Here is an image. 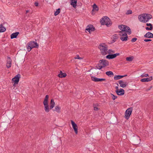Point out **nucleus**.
<instances>
[{
  "mask_svg": "<svg viewBox=\"0 0 153 153\" xmlns=\"http://www.w3.org/2000/svg\"><path fill=\"white\" fill-rule=\"evenodd\" d=\"M100 22L101 25H105L108 27L110 26L112 24L111 21L107 16L102 17L100 20Z\"/></svg>",
  "mask_w": 153,
  "mask_h": 153,
  "instance_id": "1",
  "label": "nucleus"
},
{
  "mask_svg": "<svg viewBox=\"0 0 153 153\" xmlns=\"http://www.w3.org/2000/svg\"><path fill=\"white\" fill-rule=\"evenodd\" d=\"M101 53L103 55H105L107 54L108 46L104 43L100 44L99 47Z\"/></svg>",
  "mask_w": 153,
  "mask_h": 153,
  "instance_id": "2",
  "label": "nucleus"
},
{
  "mask_svg": "<svg viewBox=\"0 0 153 153\" xmlns=\"http://www.w3.org/2000/svg\"><path fill=\"white\" fill-rule=\"evenodd\" d=\"M119 28L123 31L127 32L128 33L130 34L131 33L130 29L128 26L123 25H121L119 26Z\"/></svg>",
  "mask_w": 153,
  "mask_h": 153,
  "instance_id": "3",
  "label": "nucleus"
},
{
  "mask_svg": "<svg viewBox=\"0 0 153 153\" xmlns=\"http://www.w3.org/2000/svg\"><path fill=\"white\" fill-rule=\"evenodd\" d=\"M119 35L120 36V39L122 41H126L127 40V35L125 32L120 31L119 33Z\"/></svg>",
  "mask_w": 153,
  "mask_h": 153,
  "instance_id": "4",
  "label": "nucleus"
},
{
  "mask_svg": "<svg viewBox=\"0 0 153 153\" xmlns=\"http://www.w3.org/2000/svg\"><path fill=\"white\" fill-rule=\"evenodd\" d=\"M132 110L131 108L128 109L126 111L125 113V117L126 119H128L131 115Z\"/></svg>",
  "mask_w": 153,
  "mask_h": 153,
  "instance_id": "5",
  "label": "nucleus"
},
{
  "mask_svg": "<svg viewBox=\"0 0 153 153\" xmlns=\"http://www.w3.org/2000/svg\"><path fill=\"white\" fill-rule=\"evenodd\" d=\"M20 76V75L18 74L14 77L12 78V80L14 82L15 84H17L19 81Z\"/></svg>",
  "mask_w": 153,
  "mask_h": 153,
  "instance_id": "6",
  "label": "nucleus"
},
{
  "mask_svg": "<svg viewBox=\"0 0 153 153\" xmlns=\"http://www.w3.org/2000/svg\"><path fill=\"white\" fill-rule=\"evenodd\" d=\"M71 123L75 133L76 134H77L78 133V126L72 120H71Z\"/></svg>",
  "mask_w": 153,
  "mask_h": 153,
  "instance_id": "7",
  "label": "nucleus"
},
{
  "mask_svg": "<svg viewBox=\"0 0 153 153\" xmlns=\"http://www.w3.org/2000/svg\"><path fill=\"white\" fill-rule=\"evenodd\" d=\"M120 55L119 53H116L114 54H109L106 56V58L110 59L115 58L117 56Z\"/></svg>",
  "mask_w": 153,
  "mask_h": 153,
  "instance_id": "8",
  "label": "nucleus"
},
{
  "mask_svg": "<svg viewBox=\"0 0 153 153\" xmlns=\"http://www.w3.org/2000/svg\"><path fill=\"white\" fill-rule=\"evenodd\" d=\"M145 17L144 18V22H148L149 20L151 19L152 18V16L150 14H144Z\"/></svg>",
  "mask_w": 153,
  "mask_h": 153,
  "instance_id": "9",
  "label": "nucleus"
},
{
  "mask_svg": "<svg viewBox=\"0 0 153 153\" xmlns=\"http://www.w3.org/2000/svg\"><path fill=\"white\" fill-rule=\"evenodd\" d=\"M29 44V45L33 48H36L38 47L39 45L37 43L34 41H31L28 43Z\"/></svg>",
  "mask_w": 153,
  "mask_h": 153,
  "instance_id": "10",
  "label": "nucleus"
},
{
  "mask_svg": "<svg viewBox=\"0 0 153 153\" xmlns=\"http://www.w3.org/2000/svg\"><path fill=\"white\" fill-rule=\"evenodd\" d=\"M116 92L117 94L119 95H123L124 94V91L122 88H120L119 89H117L116 90Z\"/></svg>",
  "mask_w": 153,
  "mask_h": 153,
  "instance_id": "11",
  "label": "nucleus"
},
{
  "mask_svg": "<svg viewBox=\"0 0 153 153\" xmlns=\"http://www.w3.org/2000/svg\"><path fill=\"white\" fill-rule=\"evenodd\" d=\"M91 79L93 81L96 82H102L103 81H105L106 80L105 79H100L95 77H91Z\"/></svg>",
  "mask_w": 153,
  "mask_h": 153,
  "instance_id": "12",
  "label": "nucleus"
},
{
  "mask_svg": "<svg viewBox=\"0 0 153 153\" xmlns=\"http://www.w3.org/2000/svg\"><path fill=\"white\" fill-rule=\"evenodd\" d=\"M85 30L91 33L92 31L94 30V28L93 26L91 25H89L86 28Z\"/></svg>",
  "mask_w": 153,
  "mask_h": 153,
  "instance_id": "13",
  "label": "nucleus"
},
{
  "mask_svg": "<svg viewBox=\"0 0 153 153\" xmlns=\"http://www.w3.org/2000/svg\"><path fill=\"white\" fill-rule=\"evenodd\" d=\"M100 63L102 64L103 65V66H102L103 67L108 65V62L105 60L102 59L100 60Z\"/></svg>",
  "mask_w": 153,
  "mask_h": 153,
  "instance_id": "14",
  "label": "nucleus"
},
{
  "mask_svg": "<svg viewBox=\"0 0 153 153\" xmlns=\"http://www.w3.org/2000/svg\"><path fill=\"white\" fill-rule=\"evenodd\" d=\"M11 66V60L10 58L7 57V61L6 64V67L7 68H9Z\"/></svg>",
  "mask_w": 153,
  "mask_h": 153,
  "instance_id": "15",
  "label": "nucleus"
},
{
  "mask_svg": "<svg viewBox=\"0 0 153 153\" xmlns=\"http://www.w3.org/2000/svg\"><path fill=\"white\" fill-rule=\"evenodd\" d=\"M119 83L120 85V86L123 88L125 87L127 84V82H124L122 80L119 81Z\"/></svg>",
  "mask_w": 153,
  "mask_h": 153,
  "instance_id": "16",
  "label": "nucleus"
},
{
  "mask_svg": "<svg viewBox=\"0 0 153 153\" xmlns=\"http://www.w3.org/2000/svg\"><path fill=\"white\" fill-rule=\"evenodd\" d=\"M152 77L150 76L149 78H143L140 80V81L142 82H148L152 80Z\"/></svg>",
  "mask_w": 153,
  "mask_h": 153,
  "instance_id": "17",
  "label": "nucleus"
},
{
  "mask_svg": "<svg viewBox=\"0 0 153 153\" xmlns=\"http://www.w3.org/2000/svg\"><path fill=\"white\" fill-rule=\"evenodd\" d=\"M144 14H142L140 15H139L138 17L139 20L141 22H144V18L145 17Z\"/></svg>",
  "mask_w": 153,
  "mask_h": 153,
  "instance_id": "18",
  "label": "nucleus"
},
{
  "mask_svg": "<svg viewBox=\"0 0 153 153\" xmlns=\"http://www.w3.org/2000/svg\"><path fill=\"white\" fill-rule=\"evenodd\" d=\"M71 4L74 8L76 6L77 1L76 0H70Z\"/></svg>",
  "mask_w": 153,
  "mask_h": 153,
  "instance_id": "19",
  "label": "nucleus"
},
{
  "mask_svg": "<svg viewBox=\"0 0 153 153\" xmlns=\"http://www.w3.org/2000/svg\"><path fill=\"white\" fill-rule=\"evenodd\" d=\"M144 36L148 38H153V34L151 32H149L145 34Z\"/></svg>",
  "mask_w": 153,
  "mask_h": 153,
  "instance_id": "20",
  "label": "nucleus"
},
{
  "mask_svg": "<svg viewBox=\"0 0 153 153\" xmlns=\"http://www.w3.org/2000/svg\"><path fill=\"white\" fill-rule=\"evenodd\" d=\"M19 34V32H16L12 33L10 36V38L13 39L16 38L18 35Z\"/></svg>",
  "mask_w": 153,
  "mask_h": 153,
  "instance_id": "21",
  "label": "nucleus"
},
{
  "mask_svg": "<svg viewBox=\"0 0 153 153\" xmlns=\"http://www.w3.org/2000/svg\"><path fill=\"white\" fill-rule=\"evenodd\" d=\"M44 109L45 111L46 112H48L49 111V108L48 103L44 104Z\"/></svg>",
  "mask_w": 153,
  "mask_h": 153,
  "instance_id": "22",
  "label": "nucleus"
},
{
  "mask_svg": "<svg viewBox=\"0 0 153 153\" xmlns=\"http://www.w3.org/2000/svg\"><path fill=\"white\" fill-rule=\"evenodd\" d=\"M55 104V103L53 100V99H51L50 103V108L51 109L53 108L54 107Z\"/></svg>",
  "mask_w": 153,
  "mask_h": 153,
  "instance_id": "23",
  "label": "nucleus"
},
{
  "mask_svg": "<svg viewBox=\"0 0 153 153\" xmlns=\"http://www.w3.org/2000/svg\"><path fill=\"white\" fill-rule=\"evenodd\" d=\"M66 75V74L65 73H63L62 71H60L58 76L60 78H63L65 77Z\"/></svg>",
  "mask_w": 153,
  "mask_h": 153,
  "instance_id": "24",
  "label": "nucleus"
},
{
  "mask_svg": "<svg viewBox=\"0 0 153 153\" xmlns=\"http://www.w3.org/2000/svg\"><path fill=\"white\" fill-rule=\"evenodd\" d=\"M127 75L125 76H120V75H117L114 76V79L115 80H117L123 78V77L126 76Z\"/></svg>",
  "mask_w": 153,
  "mask_h": 153,
  "instance_id": "25",
  "label": "nucleus"
},
{
  "mask_svg": "<svg viewBox=\"0 0 153 153\" xmlns=\"http://www.w3.org/2000/svg\"><path fill=\"white\" fill-rule=\"evenodd\" d=\"M6 28L2 25H0V32H3L6 30Z\"/></svg>",
  "mask_w": 153,
  "mask_h": 153,
  "instance_id": "26",
  "label": "nucleus"
},
{
  "mask_svg": "<svg viewBox=\"0 0 153 153\" xmlns=\"http://www.w3.org/2000/svg\"><path fill=\"white\" fill-rule=\"evenodd\" d=\"M49 98V96L48 95H46L45 97L43 104H47L48 103V100Z\"/></svg>",
  "mask_w": 153,
  "mask_h": 153,
  "instance_id": "27",
  "label": "nucleus"
},
{
  "mask_svg": "<svg viewBox=\"0 0 153 153\" xmlns=\"http://www.w3.org/2000/svg\"><path fill=\"white\" fill-rule=\"evenodd\" d=\"M60 108L58 106H56L55 107V111L57 113H59L60 112Z\"/></svg>",
  "mask_w": 153,
  "mask_h": 153,
  "instance_id": "28",
  "label": "nucleus"
},
{
  "mask_svg": "<svg viewBox=\"0 0 153 153\" xmlns=\"http://www.w3.org/2000/svg\"><path fill=\"white\" fill-rule=\"evenodd\" d=\"M98 10V8L97 6L95 4H94L93 5V10L97 11Z\"/></svg>",
  "mask_w": 153,
  "mask_h": 153,
  "instance_id": "29",
  "label": "nucleus"
},
{
  "mask_svg": "<svg viewBox=\"0 0 153 153\" xmlns=\"http://www.w3.org/2000/svg\"><path fill=\"white\" fill-rule=\"evenodd\" d=\"M106 74L108 76H111V75L113 76L114 74L111 71H108L106 72Z\"/></svg>",
  "mask_w": 153,
  "mask_h": 153,
  "instance_id": "30",
  "label": "nucleus"
},
{
  "mask_svg": "<svg viewBox=\"0 0 153 153\" xmlns=\"http://www.w3.org/2000/svg\"><path fill=\"white\" fill-rule=\"evenodd\" d=\"M27 51L28 52L30 51L32 48L29 45V44L28 43H27Z\"/></svg>",
  "mask_w": 153,
  "mask_h": 153,
  "instance_id": "31",
  "label": "nucleus"
},
{
  "mask_svg": "<svg viewBox=\"0 0 153 153\" xmlns=\"http://www.w3.org/2000/svg\"><path fill=\"white\" fill-rule=\"evenodd\" d=\"M60 12V9L58 8L57 10H56V11L55 12L54 15L55 16H56L58 15L59 13Z\"/></svg>",
  "mask_w": 153,
  "mask_h": 153,
  "instance_id": "32",
  "label": "nucleus"
},
{
  "mask_svg": "<svg viewBox=\"0 0 153 153\" xmlns=\"http://www.w3.org/2000/svg\"><path fill=\"white\" fill-rule=\"evenodd\" d=\"M108 52L107 54L108 53L109 54H113L115 52L114 51H113L112 50H108Z\"/></svg>",
  "mask_w": 153,
  "mask_h": 153,
  "instance_id": "33",
  "label": "nucleus"
},
{
  "mask_svg": "<svg viewBox=\"0 0 153 153\" xmlns=\"http://www.w3.org/2000/svg\"><path fill=\"white\" fill-rule=\"evenodd\" d=\"M133 59V57L131 56L127 57L126 58V59L127 61L130 62Z\"/></svg>",
  "mask_w": 153,
  "mask_h": 153,
  "instance_id": "34",
  "label": "nucleus"
},
{
  "mask_svg": "<svg viewBox=\"0 0 153 153\" xmlns=\"http://www.w3.org/2000/svg\"><path fill=\"white\" fill-rule=\"evenodd\" d=\"M149 76L148 74H143L141 76L142 77H146Z\"/></svg>",
  "mask_w": 153,
  "mask_h": 153,
  "instance_id": "35",
  "label": "nucleus"
},
{
  "mask_svg": "<svg viewBox=\"0 0 153 153\" xmlns=\"http://www.w3.org/2000/svg\"><path fill=\"white\" fill-rule=\"evenodd\" d=\"M132 13V11L131 10H128L127 11L126 14L127 15H129L131 14Z\"/></svg>",
  "mask_w": 153,
  "mask_h": 153,
  "instance_id": "36",
  "label": "nucleus"
},
{
  "mask_svg": "<svg viewBox=\"0 0 153 153\" xmlns=\"http://www.w3.org/2000/svg\"><path fill=\"white\" fill-rule=\"evenodd\" d=\"M96 68L97 69H101L103 67L102 66H101L100 65H97L96 66Z\"/></svg>",
  "mask_w": 153,
  "mask_h": 153,
  "instance_id": "37",
  "label": "nucleus"
},
{
  "mask_svg": "<svg viewBox=\"0 0 153 153\" xmlns=\"http://www.w3.org/2000/svg\"><path fill=\"white\" fill-rule=\"evenodd\" d=\"M111 97L113 100H115L117 98V97L115 96L112 94H111Z\"/></svg>",
  "mask_w": 153,
  "mask_h": 153,
  "instance_id": "38",
  "label": "nucleus"
},
{
  "mask_svg": "<svg viewBox=\"0 0 153 153\" xmlns=\"http://www.w3.org/2000/svg\"><path fill=\"white\" fill-rule=\"evenodd\" d=\"M75 59H82V58L79 57L78 55H76V57H75Z\"/></svg>",
  "mask_w": 153,
  "mask_h": 153,
  "instance_id": "39",
  "label": "nucleus"
},
{
  "mask_svg": "<svg viewBox=\"0 0 153 153\" xmlns=\"http://www.w3.org/2000/svg\"><path fill=\"white\" fill-rule=\"evenodd\" d=\"M146 30H151L152 29V26L150 27L149 28L148 27H146Z\"/></svg>",
  "mask_w": 153,
  "mask_h": 153,
  "instance_id": "40",
  "label": "nucleus"
},
{
  "mask_svg": "<svg viewBox=\"0 0 153 153\" xmlns=\"http://www.w3.org/2000/svg\"><path fill=\"white\" fill-rule=\"evenodd\" d=\"M137 40V39L136 38H134L132 39L131 41L132 42H135Z\"/></svg>",
  "mask_w": 153,
  "mask_h": 153,
  "instance_id": "41",
  "label": "nucleus"
},
{
  "mask_svg": "<svg viewBox=\"0 0 153 153\" xmlns=\"http://www.w3.org/2000/svg\"><path fill=\"white\" fill-rule=\"evenodd\" d=\"M112 37L114 39H117L118 37L117 35L115 34Z\"/></svg>",
  "mask_w": 153,
  "mask_h": 153,
  "instance_id": "42",
  "label": "nucleus"
},
{
  "mask_svg": "<svg viewBox=\"0 0 153 153\" xmlns=\"http://www.w3.org/2000/svg\"><path fill=\"white\" fill-rule=\"evenodd\" d=\"M152 40L150 39H145L144 40V41L146 42H148V41H151Z\"/></svg>",
  "mask_w": 153,
  "mask_h": 153,
  "instance_id": "43",
  "label": "nucleus"
},
{
  "mask_svg": "<svg viewBox=\"0 0 153 153\" xmlns=\"http://www.w3.org/2000/svg\"><path fill=\"white\" fill-rule=\"evenodd\" d=\"M146 25L147 26H152V24L151 23H147Z\"/></svg>",
  "mask_w": 153,
  "mask_h": 153,
  "instance_id": "44",
  "label": "nucleus"
},
{
  "mask_svg": "<svg viewBox=\"0 0 153 153\" xmlns=\"http://www.w3.org/2000/svg\"><path fill=\"white\" fill-rule=\"evenodd\" d=\"M94 110L97 111V110H98V108L97 107H94Z\"/></svg>",
  "mask_w": 153,
  "mask_h": 153,
  "instance_id": "45",
  "label": "nucleus"
},
{
  "mask_svg": "<svg viewBox=\"0 0 153 153\" xmlns=\"http://www.w3.org/2000/svg\"><path fill=\"white\" fill-rule=\"evenodd\" d=\"M34 4L35 6H38V3L37 2H36L34 3Z\"/></svg>",
  "mask_w": 153,
  "mask_h": 153,
  "instance_id": "46",
  "label": "nucleus"
},
{
  "mask_svg": "<svg viewBox=\"0 0 153 153\" xmlns=\"http://www.w3.org/2000/svg\"><path fill=\"white\" fill-rule=\"evenodd\" d=\"M152 86H150L149 87V88L147 89V90H146L147 91H149V90H150V89L152 88Z\"/></svg>",
  "mask_w": 153,
  "mask_h": 153,
  "instance_id": "47",
  "label": "nucleus"
},
{
  "mask_svg": "<svg viewBox=\"0 0 153 153\" xmlns=\"http://www.w3.org/2000/svg\"><path fill=\"white\" fill-rule=\"evenodd\" d=\"M30 11L29 10H26V13H27L28 12H29Z\"/></svg>",
  "mask_w": 153,
  "mask_h": 153,
  "instance_id": "48",
  "label": "nucleus"
},
{
  "mask_svg": "<svg viewBox=\"0 0 153 153\" xmlns=\"http://www.w3.org/2000/svg\"><path fill=\"white\" fill-rule=\"evenodd\" d=\"M116 90H117V89H118V86H116Z\"/></svg>",
  "mask_w": 153,
  "mask_h": 153,
  "instance_id": "49",
  "label": "nucleus"
},
{
  "mask_svg": "<svg viewBox=\"0 0 153 153\" xmlns=\"http://www.w3.org/2000/svg\"><path fill=\"white\" fill-rule=\"evenodd\" d=\"M117 86H118V84H117Z\"/></svg>",
  "mask_w": 153,
  "mask_h": 153,
  "instance_id": "50",
  "label": "nucleus"
}]
</instances>
